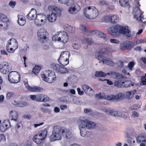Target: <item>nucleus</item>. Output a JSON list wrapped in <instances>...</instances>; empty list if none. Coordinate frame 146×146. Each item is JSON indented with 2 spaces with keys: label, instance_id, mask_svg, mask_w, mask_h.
Wrapping results in <instances>:
<instances>
[{
  "label": "nucleus",
  "instance_id": "f257e3e1",
  "mask_svg": "<svg viewBox=\"0 0 146 146\" xmlns=\"http://www.w3.org/2000/svg\"><path fill=\"white\" fill-rule=\"evenodd\" d=\"M109 34L114 37L119 36L120 34L128 38H131L134 36V35L131 33L128 26L123 27L119 25H116L113 27H110L108 29Z\"/></svg>",
  "mask_w": 146,
  "mask_h": 146
},
{
  "label": "nucleus",
  "instance_id": "f03ea898",
  "mask_svg": "<svg viewBox=\"0 0 146 146\" xmlns=\"http://www.w3.org/2000/svg\"><path fill=\"white\" fill-rule=\"evenodd\" d=\"M62 134L65 135L67 139H70L72 135L70 130L65 128L63 129L61 126L56 125L54 126L52 134L50 137L51 141L60 140L62 139Z\"/></svg>",
  "mask_w": 146,
  "mask_h": 146
},
{
  "label": "nucleus",
  "instance_id": "7ed1b4c3",
  "mask_svg": "<svg viewBox=\"0 0 146 146\" xmlns=\"http://www.w3.org/2000/svg\"><path fill=\"white\" fill-rule=\"evenodd\" d=\"M84 13L85 17L89 19H95L99 14L98 11L94 7H90L85 8L84 9Z\"/></svg>",
  "mask_w": 146,
  "mask_h": 146
},
{
  "label": "nucleus",
  "instance_id": "20e7f679",
  "mask_svg": "<svg viewBox=\"0 0 146 146\" xmlns=\"http://www.w3.org/2000/svg\"><path fill=\"white\" fill-rule=\"evenodd\" d=\"M41 77L45 81L49 83L54 82L56 80V77L54 71L48 70L46 72V74L43 73L41 74Z\"/></svg>",
  "mask_w": 146,
  "mask_h": 146
},
{
  "label": "nucleus",
  "instance_id": "39448f33",
  "mask_svg": "<svg viewBox=\"0 0 146 146\" xmlns=\"http://www.w3.org/2000/svg\"><path fill=\"white\" fill-rule=\"evenodd\" d=\"M70 53L68 51H62L58 59L59 63L63 66H65L69 63V57Z\"/></svg>",
  "mask_w": 146,
  "mask_h": 146
},
{
  "label": "nucleus",
  "instance_id": "423d86ee",
  "mask_svg": "<svg viewBox=\"0 0 146 146\" xmlns=\"http://www.w3.org/2000/svg\"><path fill=\"white\" fill-rule=\"evenodd\" d=\"M114 85L116 87L120 88L128 87L134 86L131 81L121 79L115 80L114 83Z\"/></svg>",
  "mask_w": 146,
  "mask_h": 146
},
{
  "label": "nucleus",
  "instance_id": "0eeeda50",
  "mask_svg": "<svg viewBox=\"0 0 146 146\" xmlns=\"http://www.w3.org/2000/svg\"><path fill=\"white\" fill-rule=\"evenodd\" d=\"M48 33L46 29L44 28L39 29L37 32L38 39L41 43L46 42L48 39L47 36Z\"/></svg>",
  "mask_w": 146,
  "mask_h": 146
},
{
  "label": "nucleus",
  "instance_id": "6e6552de",
  "mask_svg": "<svg viewBox=\"0 0 146 146\" xmlns=\"http://www.w3.org/2000/svg\"><path fill=\"white\" fill-rule=\"evenodd\" d=\"M19 73L16 71H12L8 74V78L9 81L12 83H17L20 80Z\"/></svg>",
  "mask_w": 146,
  "mask_h": 146
},
{
  "label": "nucleus",
  "instance_id": "1a4fd4ad",
  "mask_svg": "<svg viewBox=\"0 0 146 146\" xmlns=\"http://www.w3.org/2000/svg\"><path fill=\"white\" fill-rule=\"evenodd\" d=\"M134 45V42L129 40H126L120 43L119 48L120 50H130Z\"/></svg>",
  "mask_w": 146,
  "mask_h": 146
},
{
  "label": "nucleus",
  "instance_id": "9d476101",
  "mask_svg": "<svg viewBox=\"0 0 146 146\" xmlns=\"http://www.w3.org/2000/svg\"><path fill=\"white\" fill-rule=\"evenodd\" d=\"M125 95L121 93H120L117 95H113L110 94L105 96L104 98L108 100H121L124 98Z\"/></svg>",
  "mask_w": 146,
  "mask_h": 146
},
{
  "label": "nucleus",
  "instance_id": "9b49d317",
  "mask_svg": "<svg viewBox=\"0 0 146 146\" xmlns=\"http://www.w3.org/2000/svg\"><path fill=\"white\" fill-rule=\"evenodd\" d=\"M58 41L63 43H66L68 40V37L67 33L64 31H60L58 33Z\"/></svg>",
  "mask_w": 146,
  "mask_h": 146
},
{
  "label": "nucleus",
  "instance_id": "f8f14e48",
  "mask_svg": "<svg viewBox=\"0 0 146 146\" xmlns=\"http://www.w3.org/2000/svg\"><path fill=\"white\" fill-rule=\"evenodd\" d=\"M10 71L9 66L8 63L3 62L0 64V71L3 74H6Z\"/></svg>",
  "mask_w": 146,
  "mask_h": 146
},
{
  "label": "nucleus",
  "instance_id": "ddd939ff",
  "mask_svg": "<svg viewBox=\"0 0 146 146\" xmlns=\"http://www.w3.org/2000/svg\"><path fill=\"white\" fill-rule=\"evenodd\" d=\"M25 85L27 89L31 92H43V91L44 90V89L38 86H35L33 87H31L28 85V83H26L25 84Z\"/></svg>",
  "mask_w": 146,
  "mask_h": 146
},
{
  "label": "nucleus",
  "instance_id": "4468645a",
  "mask_svg": "<svg viewBox=\"0 0 146 146\" xmlns=\"http://www.w3.org/2000/svg\"><path fill=\"white\" fill-rule=\"evenodd\" d=\"M80 124L83 125L86 129L93 128L96 126L95 123L89 121L82 120Z\"/></svg>",
  "mask_w": 146,
  "mask_h": 146
},
{
  "label": "nucleus",
  "instance_id": "2eb2a0df",
  "mask_svg": "<svg viewBox=\"0 0 146 146\" xmlns=\"http://www.w3.org/2000/svg\"><path fill=\"white\" fill-rule=\"evenodd\" d=\"M79 129H80V133L81 135L84 137H87L90 135V132L86 131V128L80 124L79 125Z\"/></svg>",
  "mask_w": 146,
  "mask_h": 146
},
{
  "label": "nucleus",
  "instance_id": "dca6fc26",
  "mask_svg": "<svg viewBox=\"0 0 146 146\" xmlns=\"http://www.w3.org/2000/svg\"><path fill=\"white\" fill-rule=\"evenodd\" d=\"M47 134V131L46 130L44 129L40 131H39L36 135L34 136L33 137H37L41 141H44V139L46 137Z\"/></svg>",
  "mask_w": 146,
  "mask_h": 146
},
{
  "label": "nucleus",
  "instance_id": "f3484780",
  "mask_svg": "<svg viewBox=\"0 0 146 146\" xmlns=\"http://www.w3.org/2000/svg\"><path fill=\"white\" fill-rule=\"evenodd\" d=\"M6 45H8L11 47L15 48V49H17L18 48L17 41L13 38H11L8 40Z\"/></svg>",
  "mask_w": 146,
  "mask_h": 146
},
{
  "label": "nucleus",
  "instance_id": "a211bd4d",
  "mask_svg": "<svg viewBox=\"0 0 146 146\" xmlns=\"http://www.w3.org/2000/svg\"><path fill=\"white\" fill-rule=\"evenodd\" d=\"M50 99L46 95L43 94L37 95V102H46L48 101Z\"/></svg>",
  "mask_w": 146,
  "mask_h": 146
},
{
  "label": "nucleus",
  "instance_id": "6ab92c4d",
  "mask_svg": "<svg viewBox=\"0 0 146 146\" xmlns=\"http://www.w3.org/2000/svg\"><path fill=\"white\" fill-rule=\"evenodd\" d=\"M37 15V12L36 9L34 8H32L30 12L26 16L28 19L31 20L35 19Z\"/></svg>",
  "mask_w": 146,
  "mask_h": 146
},
{
  "label": "nucleus",
  "instance_id": "aec40b11",
  "mask_svg": "<svg viewBox=\"0 0 146 146\" xmlns=\"http://www.w3.org/2000/svg\"><path fill=\"white\" fill-rule=\"evenodd\" d=\"M105 112L108 115L122 117L121 113L118 111H113L108 109H106Z\"/></svg>",
  "mask_w": 146,
  "mask_h": 146
},
{
  "label": "nucleus",
  "instance_id": "412c9836",
  "mask_svg": "<svg viewBox=\"0 0 146 146\" xmlns=\"http://www.w3.org/2000/svg\"><path fill=\"white\" fill-rule=\"evenodd\" d=\"M89 33L90 35H96L99 36V37L102 38L105 40L106 39L107 36L104 33H102L98 30H93L90 32Z\"/></svg>",
  "mask_w": 146,
  "mask_h": 146
},
{
  "label": "nucleus",
  "instance_id": "4be33fe9",
  "mask_svg": "<svg viewBox=\"0 0 146 146\" xmlns=\"http://www.w3.org/2000/svg\"><path fill=\"white\" fill-rule=\"evenodd\" d=\"M136 139L137 143L142 142L139 146H146V137L142 136H139L137 137Z\"/></svg>",
  "mask_w": 146,
  "mask_h": 146
},
{
  "label": "nucleus",
  "instance_id": "5701e85b",
  "mask_svg": "<svg viewBox=\"0 0 146 146\" xmlns=\"http://www.w3.org/2000/svg\"><path fill=\"white\" fill-rule=\"evenodd\" d=\"M18 117V114L15 111H11L9 114V118L11 120L17 121Z\"/></svg>",
  "mask_w": 146,
  "mask_h": 146
},
{
  "label": "nucleus",
  "instance_id": "b1692460",
  "mask_svg": "<svg viewBox=\"0 0 146 146\" xmlns=\"http://www.w3.org/2000/svg\"><path fill=\"white\" fill-rule=\"evenodd\" d=\"M0 21L5 23L7 26L9 23V20L7 16L2 13L0 14Z\"/></svg>",
  "mask_w": 146,
  "mask_h": 146
},
{
  "label": "nucleus",
  "instance_id": "393cba45",
  "mask_svg": "<svg viewBox=\"0 0 146 146\" xmlns=\"http://www.w3.org/2000/svg\"><path fill=\"white\" fill-rule=\"evenodd\" d=\"M106 17L110 19L111 22L113 23H116L119 22V18L117 15H114L110 17L107 16Z\"/></svg>",
  "mask_w": 146,
  "mask_h": 146
},
{
  "label": "nucleus",
  "instance_id": "a878e982",
  "mask_svg": "<svg viewBox=\"0 0 146 146\" xmlns=\"http://www.w3.org/2000/svg\"><path fill=\"white\" fill-rule=\"evenodd\" d=\"M17 17L18 19L17 21L18 23L21 26L24 25L26 22L25 17L21 15H18Z\"/></svg>",
  "mask_w": 146,
  "mask_h": 146
},
{
  "label": "nucleus",
  "instance_id": "bb28decb",
  "mask_svg": "<svg viewBox=\"0 0 146 146\" xmlns=\"http://www.w3.org/2000/svg\"><path fill=\"white\" fill-rule=\"evenodd\" d=\"M47 19L48 21L50 22L55 21L56 19V15L53 13H52L50 15L47 16Z\"/></svg>",
  "mask_w": 146,
  "mask_h": 146
},
{
  "label": "nucleus",
  "instance_id": "cd10ccee",
  "mask_svg": "<svg viewBox=\"0 0 146 146\" xmlns=\"http://www.w3.org/2000/svg\"><path fill=\"white\" fill-rule=\"evenodd\" d=\"M119 3L122 7H127L129 9L130 7L128 0H119Z\"/></svg>",
  "mask_w": 146,
  "mask_h": 146
},
{
  "label": "nucleus",
  "instance_id": "c85d7f7f",
  "mask_svg": "<svg viewBox=\"0 0 146 146\" xmlns=\"http://www.w3.org/2000/svg\"><path fill=\"white\" fill-rule=\"evenodd\" d=\"M60 66L58 64L52 63L50 65V67L52 69L57 72L58 71V69H59V68L60 67Z\"/></svg>",
  "mask_w": 146,
  "mask_h": 146
},
{
  "label": "nucleus",
  "instance_id": "c756f323",
  "mask_svg": "<svg viewBox=\"0 0 146 146\" xmlns=\"http://www.w3.org/2000/svg\"><path fill=\"white\" fill-rule=\"evenodd\" d=\"M102 62L103 64H105L110 66H113L114 64L113 62L106 59L102 60Z\"/></svg>",
  "mask_w": 146,
  "mask_h": 146
},
{
  "label": "nucleus",
  "instance_id": "7c9ffc66",
  "mask_svg": "<svg viewBox=\"0 0 146 146\" xmlns=\"http://www.w3.org/2000/svg\"><path fill=\"white\" fill-rule=\"evenodd\" d=\"M95 76L98 77H104L106 76V73L102 71H97L96 72Z\"/></svg>",
  "mask_w": 146,
  "mask_h": 146
},
{
  "label": "nucleus",
  "instance_id": "2f4dec72",
  "mask_svg": "<svg viewBox=\"0 0 146 146\" xmlns=\"http://www.w3.org/2000/svg\"><path fill=\"white\" fill-rule=\"evenodd\" d=\"M41 69L40 66H35L33 68L32 72L34 74L37 75Z\"/></svg>",
  "mask_w": 146,
  "mask_h": 146
},
{
  "label": "nucleus",
  "instance_id": "473e14b6",
  "mask_svg": "<svg viewBox=\"0 0 146 146\" xmlns=\"http://www.w3.org/2000/svg\"><path fill=\"white\" fill-rule=\"evenodd\" d=\"M7 129L11 127V124L9 120H5L4 121L2 125Z\"/></svg>",
  "mask_w": 146,
  "mask_h": 146
},
{
  "label": "nucleus",
  "instance_id": "72a5a7b5",
  "mask_svg": "<svg viewBox=\"0 0 146 146\" xmlns=\"http://www.w3.org/2000/svg\"><path fill=\"white\" fill-rule=\"evenodd\" d=\"M37 18H38L39 19H40V21L41 22H42L43 23H45L46 21V17H45V16H44L41 15H39L38 16H37L36 15V17Z\"/></svg>",
  "mask_w": 146,
  "mask_h": 146
},
{
  "label": "nucleus",
  "instance_id": "f704fd0d",
  "mask_svg": "<svg viewBox=\"0 0 146 146\" xmlns=\"http://www.w3.org/2000/svg\"><path fill=\"white\" fill-rule=\"evenodd\" d=\"M67 71V70L66 69L60 66V67L59 68V69H58V71L57 72L60 74H64L66 73Z\"/></svg>",
  "mask_w": 146,
  "mask_h": 146
},
{
  "label": "nucleus",
  "instance_id": "c9c22d12",
  "mask_svg": "<svg viewBox=\"0 0 146 146\" xmlns=\"http://www.w3.org/2000/svg\"><path fill=\"white\" fill-rule=\"evenodd\" d=\"M82 87L83 90L85 93H87L88 90L90 91L92 90L91 88H90L86 84H84L82 85Z\"/></svg>",
  "mask_w": 146,
  "mask_h": 146
},
{
  "label": "nucleus",
  "instance_id": "e433bc0d",
  "mask_svg": "<svg viewBox=\"0 0 146 146\" xmlns=\"http://www.w3.org/2000/svg\"><path fill=\"white\" fill-rule=\"evenodd\" d=\"M6 49L7 51L10 53H13L14 52L15 50L16 49H15V48H14L11 47L10 46H8V45H6Z\"/></svg>",
  "mask_w": 146,
  "mask_h": 146
},
{
  "label": "nucleus",
  "instance_id": "4c0bfd02",
  "mask_svg": "<svg viewBox=\"0 0 146 146\" xmlns=\"http://www.w3.org/2000/svg\"><path fill=\"white\" fill-rule=\"evenodd\" d=\"M134 94L133 91H127L125 93L127 97L129 99L132 98Z\"/></svg>",
  "mask_w": 146,
  "mask_h": 146
},
{
  "label": "nucleus",
  "instance_id": "58836bf2",
  "mask_svg": "<svg viewBox=\"0 0 146 146\" xmlns=\"http://www.w3.org/2000/svg\"><path fill=\"white\" fill-rule=\"evenodd\" d=\"M15 96L13 92H7L6 94V98L8 100H9L13 98Z\"/></svg>",
  "mask_w": 146,
  "mask_h": 146
},
{
  "label": "nucleus",
  "instance_id": "ea45409f",
  "mask_svg": "<svg viewBox=\"0 0 146 146\" xmlns=\"http://www.w3.org/2000/svg\"><path fill=\"white\" fill-rule=\"evenodd\" d=\"M33 140L37 144H42L44 142L43 141H41L40 140V139L37 138V137L35 138V137H33Z\"/></svg>",
  "mask_w": 146,
  "mask_h": 146
},
{
  "label": "nucleus",
  "instance_id": "a19ab883",
  "mask_svg": "<svg viewBox=\"0 0 146 146\" xmlns=\"http://www.w3.org/2000/svg\"><path fill=\"white\" fill-rule=\"evenodd\" d=\"M82 40L83 42L89 45H90L93 42L92 39H89L88 38H85L84 39Z\"/></svg>",
  "mask_w": 146,
  "mask_h": 146
},
{
  "label": "nucleus",
  "instance_id": "79ce46f5",
  "mask_svg": "<svg viewBox=\"0 0 146 146\" xmlns=\"http://www.w3.org/2000/svg\"><path fill=\"white\" fill-rule=\"evenodd\" d=\"M35 20V23L37 26H40L43 24V23L40 21V19L36 17Z\"/></svg>",
  "mask_w": 146,
  "mask_h": 146
},
{
  "label": "nucleus",
  "instance_id": "37998d69",
  "mask_svg": "<svg viewBox=\"0 0 146 146\" xmlns=\"http://www.w3.org/2000/svg\"><path fill=\"white\" fill-rule=\"evenodd\" d=\"M67 31L70 33H74L75 31V27L73 26H69Z\"/></svg>",
  "mask_w": 146,
  "mask_h": 146
},
{
  "label": "nucleus",
  "instance_id": "c03bdc74",
  "mask_svg": "<svg viewBox=\"0 0 146 146\" xmlns=\"http://www.w3.org/2000/svg\"><path fill=\"white\" fill-rule=\"evenodd\" d=\"M76 8L75 7H70L68 9L69 12L71 14H74L76 13Z\"/></svg>",
  "mask_w": 146,
  "mask_h": 146
},
{
  "label": "nucleus",
  "instance_id": "a18cd8bd",
  "mask_svg": "<svg viewBox=\"0 0 146 146\" xmlns=\"http://www.w3.org/2000/svg\"><path fill=\"white\" fill-rule=\"evenodd\" d=\"M18 106L20 107H24L27 106L28 105L27 103L25 102H20L17 104Z\"/></svg>",
  "mask_w": 146,
  "mask_h": 146
},
{
  "label": "nucleus",
  "instance_id": "49530a36",
  "mask_svg": "<svg viewBox=\"0 0 146 146\" xmlns=\"http://www.w3.org/2000/svg\"><path fill=\"white\" fill-rule=\"evenodd\" d=\"M134 65V63L133 61H131L129 63L128 67L130 70H132Z\"/></svg>",
  "mask_w": 146,
  "mask_h": 146
},
{
  "label": "nucleus",
  "instance_id": "de8ad7c7",
  "mask_svg": "<svg viewBox=\"0 0 146 146\" xmlns=\"http://www.w3.org/2000/svg\"><path fill=\"white\" fill-rule=\"evenodd\" d=\"M58 33L59 32H58L56 33V34H55L52 36V40L53 41L57 40L58 41V38L59 37Z\"/></svg>",
  "mask_w": 146,
  "mask_h": 146
},
{
  "label": "nucleus",
  "instance_id": "09e8293b",
  "mask_svg": "<svg viewBox=\"0 0 146 146\" xmlns=\"http://www.w3.org/2000/svg\"><path fill=\"white\" fill-rule=\"evenodd\" d=\"M141 82L142 85H146V78L144 76H142L141 77Z\"/></svg>",
  "mask_w": 146,
  "mask_h": 146
},
{
  "label": "nucleus",
  "instance_id": "8fccbe9b",
  "mask_svg": "<svg viewBox=\"0 0 146 146\" xmlns=\"http://www.w3.org/2000/svg\"><path fill=\"white\" fill-rule=\"evenodd\" d=\"M80 29L82 31H84L85 33H88L89 32V31L88 30L85 26H84L83 25H80Z\"/></svg>",
  "mask_w": 146,
  "mask_h": 146
},
{
  "label": "nucleus",
  "instance_id": "3c124183",
  "mask_svg": "<svg viewBox=\"0 0 146 146\" xmlns=\"http://www.w3.org/2000/svg\"><path fill=\"white\" fill-rule=\"evenodd\" d=\"M136 43L138 44L145 43H146V40L143 39H141L137 40Z\"/></svg>",
  "mask_w": 146,
  "mask_h": 146
},
{
  "label": "nucleus",
  "instance_id": "603ef678",
  "mask_svg": "<svg viewBox=\"0 0 146 146\" xmlns=\"http://www.w3.org/2000/svg\"><path fill=\"white\" fill-rule=\"evenodd\" d=\"M110 41L111 42L114 43L119 44V40L115 39H111Z\"/></svg>",
  "mask_w": 146,
  "mask_h": 146
},
{
  "label": "nucleus",
  "instance_id": "864d4df0",
  "mask_svg": "<svg viewBox=\"0 0 146 146\" xmlns=\"http://www.w3.org/2000/svg\"><path fill=\"white\" fill-rule=\"evenodd\" d=\"M59 3L62 4H66L68 3L69 0H58Z\"/></svg>",
  "mask_w": 146,
  "mask_h": 146
},
{
  "label": "nucleus",
  "instance_id": "5fc2aeb1",
  "mask_svg": "<svg viewBox=\"0 0 146 146\" xmlns=\"http://www.w3.org/2000/svg\"><path fill=\"white\" fill-rule=\"evenodd\" d=\"M106 51V50L105 48H102L99 50L98 52L99 54H103Z\"/></svg>",
  "mask_w": 146,
  "mask_h": 146
},
{
  "label": "nucleus",
  "instance_id": "6e6d98bb",
  "mask_svg": "<svg viewBox=\"0 0 146 146\" xmlns=\"http://www.w3.org/2000/svg\"><path fill=\"white\" fill-rule=\"evenodd\" d=\"M30 97L31 99L33 100H35L37 102V95H31Z\"/></svg>",
  "mask_w": 146,
  "mask_h": 146
},
{
  "label": "nucleus",
  "instance_id": "4d7b16f0",
  "mask_svg": "<svg viewBox=\"0 0 146 146\" xmlns=\"http://www.w3.org/2000/svg\"><path fill=\"white\" fill-rule=\"evenodd\" d=\"M97 58L98 60H100L99 61V63H101V62H102V60L104 59L103 58V56L102 55L100 54L98 55Z\"/></svg>",
  "mask_w": 146,
  "mask_h": 146
},
{
  "label": "nucleus",
  "instance_id": "13d9d810",
  "mask_svg": "<svg viewBox=\"0 0 146 146\" xmlns=\"http://www.w3.org/2000/svg\"><path fill=\"white\" fill-rule=\"evenodd\" d=\"M77 91L78 94L80 95H82L84 94L83 91H81L80 89L79 88H77Z\"/></svg>",
  "mask_w": 146,
  "mask_h": 146
},
{
  "label": "nucleus",
  "instance_id": "bf43d9fd",
  "mask_svg": "<svg viewBox=\"0 0 146 146\" xmlns=\"http://www.w3.org/2000/svg\"><path fill=\"white\" fill-rule=\"evenodd\" d=\"M95 97L96 98L99 99H102L103 98L100 93L96 94L95 96Z\"/></svg>",
  "mask_w": 146,
  "mask_h": 146
},
{
  "label": "nucleus",
  "instance_id": "052dcab7",
  "mask_svg": "<svg viewBox=\"0 0 146 146\" xmlns=\"http://www.w3.org/2000/svg\"><path fill=\"white\" fill-rule=\"evenodd\" d=\"M131 110H135L138 109V106L137 105L135 104L131 107L130 108Z\"/></svg>",
  "mask_w": 146,
  "mask_h": 146
},
{
  "label": "nucleus",
  "instance_id": "680f3d73",
  "mask_svg": "<svg viewBox=\"0 0 146 146\" xmlns=\"http://www.w3.org/2000/svg\"><path fill=\"white\" fill-rule=\"evenodd\" d=\"M5 135L3 134H0V141L2 140L5 141Z\"/></svg>",
  "mask_w": 146,
  "mask_h": 146
},
{
  "label": "nucleus",
  "instance_id": "e2e57ef3",
  "mask_svg": "<svg viewBox=\"0 0 146 146\" xmlns=\"http://www.w3.org/2000/svg\"><path fill=\"white\" fill-rule=\"evenodd\" d=\"M6 129L3 125L0 126V130L2 132H5Z\"/></svg>",
  "mask_w": 146,
  "mask_h": 146
},
{
  "label": "nucleus",
  "instance_id": "0e129e2a",
  "mask_svg": "<svg viewBox=\"0 0 146 146\" xmlns=\"http://www.w3.org/2000/svg\"><path fill=\"white\" fill-rule=\"evenodd\" d=\"M60 109L62 110H64L67 108V106L66 105H62L60 106Z\"/></svg>",
  "mask_w": 146,
  "mask_h": 146
},
{
  "label": "nucleus",
  "instance_id": "69168bd1",
  "mask_svg": "<svg viewBox=\"0 0 146 146\" xmlns=\"http://www.w3.org/2000/svg\"><path fill=\"white\" fill-rule=\"evenodd\" d=\"M72 46L74 48L76 49H78L80 47L79 45L75 43L74 44H73Z\"/></svg>",
  "mask_w": 146,
  "mask_h": 146
},
{
  "label": "nucleus",
  "instance_id": "338daca9",
  "mask_svg": "<svg viewBox=\"0 0 146 146\" xmlns=\"http://www.w3.org/2000/svg\"><path fill=\"white\" fill-rule=\"evenodd\" d=\"M23 117L27 119H29L31 118V115L29 114H24L23 115Z\"/></svg>",
  "mask_w": 146,
  "mask_h": 146
},
{
  "label": "nucleus",
  "instance_id": "774afa93",
  "mask_svg": "<svg viewBox=\"0 0 146 146\" xmlns=\"http://www.w3.org/2000/svg\"><path fill=\"white\" fill-rule=\"evenodd\" d=\"M141 60L146 65V58L145 57H142L141 58Z\"/></svg>",
  "mask_w": 146,
  "mask_h": 146
}]
</instances>
